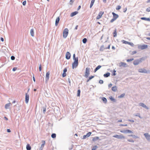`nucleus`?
Instances as JSON below:
<instances>
[{"mask_svg":"<svg viewBox=\"0 0 150 150\" xmlns=\"http://www.w3.org/2000/svg\"><path fill=\"white\" fill-rule=\"evenodd\" d=\"M139 72L145 74H150V70H147L144 68L139 69H138Z\"/></svg>","mask_w":150,"mask_h":150,"instance_id":"f257e3e1","label":"nucleus"},{"mask_svg":"<svg viewBox=\"0 0 150 150\" xmlns=\"http://www.w3.org/2000/svg\"><path fill=\"white\" fill-rule=\"evenodd\" d=\"M144 60L143 58H140L139 59H137L135 60L133 62V64L135 65H138L139 63L142 62V61Z\"/></svg>","mask_w":150,"mask_h":150,"instance_id":"f03ea898","label":"nucleus"},{"mask_svg":"<svg viewBox=\"0 0 150 150\" xmlns=\"http://www.w3.org/2000/svg\"><path fill=\"white\" fill-rule=\"evenodd\" d=\"M112 14L113 16V17L112 18L110 21V22L111 23L113 22L119 17L118 15L114 12H112Z\"/></svg>","mask_w":150,"mask_h":150,"instance_id":"7ed1b4c3","label":"nucleus"},{"mask_svg":"<svg viewBox=\"0 0 150 150\" xmlns=\"http://www.w3.org/2000/svg\"><path fill=\"white\" fill-rule=\"evenodd\" d=\"M69 33V30L67 28H65L63 32V37L64 38H66L67 36Z\"/></svg>","mask_w":150,"mask_h":150,"instance_id":"20e7f679","label":"nucleus"},{"mask_svg":"<svg viewBox=\"0 0 150 150\" xmlns=\"http://www.w3.org/2000/svg\"><path fill=\"white\" fill-rule=\"evenodd\" d=\"M113 137L119 139H124L125 138V136L122 135L115 134L113 136Z\"/></svg>","mask_w":150,"mask_h":150,"instance_id":"39448f33","label":"nucleus"},{"mask_svg":"<svg viewBox=\"0 0 150 150\" xmlns=\"http://www.w3.org/2000/svg\"><path fill=\"white\" fill-rule=\"evenodd\" d=\"M90 69L89 68L87 67L86 68L85 74V77L86 78H87L90 74Z\"/></svg>","mask_w":150,"mask_h":150,"instance_id":"423d86ee","label":"nucleus"},{"mask_svg":"<svg viewBox=\"0 0 150 150\" xmlns=\"http://www.w3.org/2000/svg\"><path fill=\"white\" fill-rule=\"evenodd\" d=\"M138 48L141 49V50H144L146 49L148 47V45H140L138 46Z\"/></svg>","mask_w":150,"mask_h":150,"instance_id":"0eeeda50","label":"nucleus"},{"mask_svg":"<svg viewBox=\"0 0 150 150\" xmlns=\"http://www.w3.org/2000/svg\"><path fill=\"white\" fill-rule=\"evenodd\" d=\"M120 132L125 134H127L128 133H133V132L131 130L129 129H127L126 130H121L120 131Z\"/></svg>","mask_w":150,"mask_h":150,"instance_id":"6e6552de","label":"nucleus"},{"mask_svg":"<svg viewBox=\"0 0 150 150\" xmlns=\"http://www.w3.org/2000/svg\"><path fill=\"white\" fill-rule=\"evenodd\" d=\"M144 135L146 139L150 142V135H149L148 133H145L144 134Z\"/></svg>","mask_w":150,"mask_h":150,"instance_id":"1a4fd4ad","label":"nucleus"},{"mask_svg":"<svg viewBox=\"0 0 150 150\" xmlns=\"http://www.w3.org/2000/svg\"><path fill=\"white\" fill-rule=\"evenodd\" d=\"M139 105L140 106L142 107L147 110H148L149 109V108L142 103H139Z\"/></svg>","mask_w":150,"mask_h":150,"instance_id":"9d476101","label":"nucleus"},{"mask_svg":"<svg viewBox=\"0 0 150 150\" xmlns=\"http://www.w3.org/2000/svg\"><path fill=\"white\" fill-rule=\"evenodd\" d=\"M104 12L103 11H100L98 15L96 17V18L97 19H99L102 17V15L103 14Z\"/></svg>","mask_w":150,"mask_h":150,"instance_id":"9b49d317","label":"nucleus"},{"mask_svg":"<svg viewBox=\"0 0 150 150\" xmlns=\"http://www.w3.org/2000/svg\"><path fill=\"white\" fill-rule=\"evenodd\" d=\"M29 100V95L27 93H26L25 96V102L26 103H28Z\"/></svg>","mask_w":150,"mask_h":150,"instance_id":"f8f14e48","label":"nucleus"},{"mask_svg":"<svg viewBox=\"0 0 150 150\" xmlns=\"http://www.w3.org/2000/svg\"><path fill=\"white\" fill-rule=\"evenodd\" d=\"M78 65V62H74L72 64V68H76L77 67Z\"/></svg>","mask_w":150,"mask_h":150,"instance_id":"ddd939ff","label":"nucleus"},{"mask_svg":"<svg viewBox=\"0 0 150 150\" xmlns=\"http://www.w3.org/2000/svg\"><path fill=\"white\" fill-rule=\"evenodd\" d=\"M66 58L67 59H69L71 57V54L69 52H67L66 54Z\"/></svg>","mask_w":150,"mask_h":150,"instance_id":"4468645a","label":"nucleus"},{"mask_svg":"<svg viewBox=\"0 0 150 150\" xmlns=\"http://www.w3.org/2000/svg\"><path fill=\"white\" fill-rule=\"evenodd\" d=\"M50 72L48 71L46 73V82L47 83L48 81V80L49 79L50 77Z\"/></svg>","mask_w":150,"mask_h":150,"instance_id":"2eb2a0df","label":"nucleus"},{"mask_svg":"<svg viewBox=\"0 0 150 150\" xmlns=\"http://www.w3.org/2000/svg\"><path fill=\"white\" fill-rule=\"evenodd\" d=\"M91 134V132H89L88 133H87L86 135H84L83 136V139H86V138L90 136Z\"/></svg>","mask_w":150,"mask_h":150,"instance_id":"dca6fc26","label":"nucleus"},{"mask_svg":"<svg viewBox=\"0 0 150 150\" xmlns=\"http://www.w3.org/2000/svg\"><path fill=\"white\" fill-rule=\"evenodd\" d=\"M119 66L120 67H127V66L126 63L123 62H121L120 63Z\"/></svg>","mask_w":150,"mask_h":150,"instance_id":"f3484780","label":"nucleus"},{"mask_svg":"<svg viewBox=\"0 0 150 150\" xmlns=\"http://www.w3.org/2000/svg\"><path fill=\"white\" fill-rule=\"evenodd\" d=\"M60 20V18L59 17H57L55 21V25L56 26H57V25L59 23V21Z\"/></svg>","mask_w":150,"mask_h":150,"instance_id":"a211bd4d","label":"nucleus"},{"mask_svg":"<svg viewBox=\"0 0 150 150\" xmlns=\"http://www.w3.org/2000/svg\"><path fill=\"white\" fill-rule=\"evenodd\" d=\"M78 13V12L77 11H74L71 13L70 14V16L71 17H73L74 16L76 15Z\"/></svg>","mask_w":150,"mask_h":150,"instance_id":"6ab92c4d","label":"nucleus"},{"mask_svg":"<svg viewBox=\"0 0 150 150\" xmlns=\"http://www.w3.org/2000/svg\"><path fill=\"white\" fill-rule=\"evenodd\" d=\"M42 144H41V146L40 148V149H41V150L42 149L45 144V141L44 140H42Z\"/></svg>","mask_w":150,"mask_h":150,"instance_id":"aec40b11","label":"nucleus"},{"mask_svg":"<svg viewBox=\"0 0 150 150\" xmlns=\"http://www.w3.org/2000/svg\"><path fill=\"white\" fill-rule=\"evenodd\" d=\"M111 90L114 92H116L117 90V87L115 86H113Z\"/></svg>","mask_w":150,"mask_h":150,"instance_id":"412c9836","label":"nucleus"},{"mask_svg":"<svg viewBox=\"0 0 150 150\" xmlns=\"http://www.w3.org/2000/svg\"><path fill=\"white\" fill-rule=\"evenodd\" d=\"M141 19L142 20L150 21V18H146V17H143L141 18Z\"/></svg>","mask_w":150,"mask_h":150,"instance_id":"4be33fe9","label":"nucleus"},{"mask_svg":"<svg viewBox=\"0 0 150 150\" xmlns=\"http://www.w3.org/2000/svg\"><path fill=\"white\" fill-rule=\"evenodd\" d=\"M105 49H106V47H104V45H102L101 46L99 50L100 51H103Z\"/></svg>","mask_w":150,"mask_h":150,"instance_id":"5701e85b","label":"nucleus"},{"mask_svg":"<svg viewBox=\"0 0 150 150\" xmlns=\"http://www.w3.org/2000/svg\"><path fill=\"white\" fill-rule=\"evenodd\" d=\"M10 104H11L10 103H8L6 104L5 105V108L6 109H7L9 108V107L10 105Z\"/></svg>","mask_w":150,"mask_h":150,"instance_id":"b1692460","label":"nucleus"},{"mask_svg":"<svg viewBox=\"0 0 150 150\" xmlns=\"http://www.w3.org/2000/svg\"><path fill=\"white\" fill-rule=\"evenodd\" d=\"M30 33L31 36L32 37H33L34 36V34L33 29H31Z\"/></svg>","mask_w":150,"mask_h":150,"instance_id":"393cba45","label":"nucleus"},{"mask_svg":"<svg viewBox=\"0 0 150 150\" xmlns=\"http://www.w3.org/2000/svg\"><path fill=\"white\" fill-rule=\"evenodd\" d=\"M110 75V73L109 72H107L105 74H104L103 76L105 77L106 78L109 77Z\"/></svg>","mask_w":150,"mask_h":150,"instance_id":"a878e982","label":"nucleus"},{"mask_svg":"<svg viewBox=\"0 0 150 150\" xmlns=\"http://www.w3.org/2000/svg\"><path fill=\"white\" fill-rule=\"evenodd\" d=\"M99 137H93L92 139V141L93 142H95L97 140L99 139Z\"/></svg>","mask_w":150,"mask_h":150,"instance_id":"bb28decb","label":"nucleus"},{"mask_svg":"<svg viewBox=\"0 0 150 150\" xmlns=\"http://www.w3.org/2000/svg\"><path fill=\"white\" fill-rule=\"evenodd\" d=\"M102 100L104 103H107V100L104 97H102Z\"/></svg>","mask_w":150,"mask_h":150,"instance_id":"cd10ccee","label":"nucleus"},{"mask_svg":"<svg viewBox=\"0 0 150 150\" xmlns=\"http://www.w3.org/2000/svg\"><path fill=\"white\" fill-rule=\"evenodd\" d=\"M27 150H30L31 149V147L29 144H27L26 147Z\"/></svg>","mask_w":150,"mask_h":150,"instance_id":"c85d7f7f","label":"nucleus"},{"mask_svg":"<svg viewBox=\"0 0 150 150\" xmlns=\"http://www.w3.org/2000/svg\"><path fill=\"white\" fill-rule=\"evenodd\" d=\"M110 99L111 100L113 101V102H116V100L113 98L112 96H110L109 97Z\"/></svg>","mask_w":150,"mask_h":150,"instance_id":"c756f323","label":"nucleus"},{"mask_svg":"<svg viewBox=\"0 0 150 150\" xmlns=\"http://www.w3.org/2000/svg\"><path fill=\"white\" fill-rule=\"evenodd\" d=\"M95 0H92L90 4V7L91 8L93 5Z\"/></svg>","mask_w":150,"mask_h":150,"instance_id":"7c9ffc66","label":"nucleus"},{"mask_svg":"<svg viewBox=\"0 0 150 150\" xmlns=\"http://www.w3.org/2000/svg\"><path fill=\"white\" fill-rule=\"evenodd\" d=\"M117 30L115 29L114 31L113 34L114 37H116L117 36Z\"/></svg>","mask_w":150,"mask_h":150,"instance_id":"2f4dec72","label":"nucleus"},{"mask_svg":"<svg viewBox=\"0 0 150 150\" xmlns=\"http://www.w3.org/2000/svg\"><path fill=\"white\" fill-rule=\"evenodd\" d=\"M125 93H122V94H121V95H120V96H118V98H122L125 96Z\"/></svg>","mask_w":150,"mask_h":150,"instance_id":"473e14b6","label":"nucleus"},{"mask_svg":"<svg viewBox=\"0 0 150 150\" xmlns=\"http://www.w3.org/2000/svg\"><path fill=\"white\" fill-rule=\"evenodd\" d=\"M87 41V39L86 38H84L82 40V42L84 44L86 43Z\"/></svg>","mask_w":150,"mask_h":150,"instance_id":"72a5a7b5","label":"nucleus"},{"mask_svg":"<svg viewBox=\"0 0 150 150\" xmlns=\"http://www.w3.org/2000/svg\"><path fill=\"white\" fill-rule=\"evenodd\" d=\"M80 92L81 91L79 89L77 91V96H80Z\"/></svg>","mask_w":150,"mask_h":150,"instance_id":"f704fd0d","label":"nucleus"},{"mask_svg":"<svg viewBox=\"0 0 150 150\" xmlns=\"http://www.w3.org/2000/svg\"><path fill=\"white\" fill-rule=\"evenodd\" d=\"M51 137L53 138H54L56 137V134L55 133H53L51 135Z\"/></svg>","mask_w":150,"mask_h":150,"instance_id":"c9c22d12","label":"nucleus"},{"mask_svg":"<svg viewBox=\"0 0 150 150\" xmlns=\"http://www.w3.org/2000/svg\"><path fill=\"white\" fill-rule=\"evenodd\" d=\"M45 96L47 97H50V95L49 94H48L47 93V92H46L45 93Z\"/></svg>","mask_w":150,"mask_h":150,"instance_id":"e433bc0d","label":"nucleus"},{"mask_svg":"<svg viewBox=\"0 0 150 150\" xmlns=\"http://www.w3.org/2000/svg\"><path fill=\"white\" fill-rule=\"evenodd\" d=\"M74 60V62H78V57H76V58L75 59H73Z\"/></svg>","mask_w":150,"mask_h":150,"instance_id":"4c0bfd02","label":"nucleus"},{"mask_svg":"<svg viewBox=\"0 0 150 150\" xmlns=\"http://www.w3.org/2000/svg\"><path fill=\"white\" fill-rule=\"evenodd\" d=\"M127 141L130 142H131L132 143H134V141L132 139H128L127 140Z\"/></svg>","mask_w":150,"mask_h":150,"instance_id":"58836bf2","label":"nucleus"},{"mask_svg":"<svg viewBox=\"0 0 150 150\" xmlns=\"http://www.w3.org/2000/svg\"><path fill=\"white\" fill-rule=\"evenodd\" d=\"M128 45H130L132 47H133L134 46V44L132 42H129L128 44Z\"/></svg>","mask_w":150,"mask_h":150,"instance_id":"ea45409f","label":"nucleus"},{"mask_svg":"<svg viewBox=\"0 0 150 150\" xmlns=\"http://www.w3.org/2000/svg\"><path fill=\"white\" fill-rule=\"evenodd\" d=\"M121 8V6L120 5H118L117 6V7L116 8V9L117 10H118L120 9Z\"/></svg>","mask_w":150,"mask_h":150,"instance_id":"a19ab883","label":"nucleus"},{"mask_svg":"<svg viewBox=\"0 0 150 150\" xmlns=\"http://www.w3.org/2000/svg\"><path fill=\"white\" fill-rule=\"evenodd\" d=\"M134 60L133 58H131L130 59H127V62H130Z\"/></svg>","mask_w":150,"mask_h":150,"instance_id":"79ce46f5","label":"nucleus"},{"mask_svg":"<svg viewBox=\"0 0 150 150\" xmlns=\"http://www.w3.org/2000/svg\"><path fill=\"white\" fill-rule=\"evenodd\" d=\"M43 113L45 114V112H46V108L44 107H43Z\"/></svg>","mask_w":150,"mask_h":150,"instance_id":"37998d69","label":"nucleus"},{"mask_svg":"<svg viewBox=\"0 0 150 150\" xmlns=\"http://www.w3.org/2000/svg\"><path fill=\"white\" fill-rule=\"evenodd\" d=\"M122 42H123V43H125V44H128V42H127V41H125L124 40H123L122 41Z\"/></svg>","mask_w":150,"mask_h":150,"instance_id":"c03bdc74","label":"nucleus"},{"mask_svg":"<svg viewBox=\"0 0 150 150\" xmlns=\"http://www.w3.org/2000/svg\"><path fill=\"white\" fill-rule=\"evenodd\" d=\"M101 67V66L100 65H98L96 68L97 69V70L99 69Z\"/></svg>","mask_w":150,"mask_h":150,"instance_id":"a18cd8bd","label":"nucleus"},{"mask_svg":"<svg viewBox=\"0 0 150 150\" xmlns=\"http://www.w3.org/2000/svg\"><path fill=\"white\" fill-rule=\"evenodd\" d=\"M11 60H14L15 59V57L14 56H12L11 57Z\"/></svg>","mask_w":150,"mask_h":150,"instance_id":"49530a36","label":"nucleus"},{"mask_svg":"<svg viewBox=\"0 0 150 150\" xmlns=\"http://www.w3.org/2000/svg\"><path fill=\"white\" fill-rule=\"evenodd\" d=\"M116 72V71L115 70H114L113 71V73H112V75L115 76L116 74V73H115Z\"/></svg>","mask_w":150,"mask_h":150,"instance_id":"de8ad7c7","label":"nucleus"},{"mask_svg":"<svg viewBox=\"0 0 150 150\" xmlns=\"http://www.w3.org/2000/svg\"><path fill=\"white\" fill-rule=\"evenodd\" d=\"M66 75H67V74L66 73L63 72V73L62 75L63 77H64L66 76Z\"/></svg>","mask_w":150,"mask_h":150,"instance_id":"09e8293b","label":"nucleus"},{"mask_svg":"<svg viewBox=\"0 0 150 150\" xmlns=\"http://www.w3.org/2000/svg\"><path fill=\"white\" fill-rule=\"evenodd\" d=\"M99 83L100 84H103V81L102 80H100L99 81Z\"/></svg>","mask_w":150,"mask_h":150,"instance_id":"8fccbe9b","label":"nucleus"},{"mask_svg":"<svg viewBox=\"0 0 150 150\" xmlns=\"http://www.w3.org/2000/svg\"><path fill=\"white\" fill-rule=\"evenodd\" d=\"M146 11L148 12L150 11V7H148L146 10Z\"/></svg>","mask_w":150,"mask_h":150,"instance_id":"3c124183","label":"nucleus"},{"mask_svg":"<svg viewBox=\"0 0 150 150\" xmlns=\"http://www.w3.org/2000/svg\"><path fill=\"white\" fill-rule=\"evenodd\" d=\"M39 70L40 71H41L42 70V66L41 64L39 66Z\"/></svg>","mask_w":150,"mask_h":150,"instance_id":"603ef678","label":"nucleus"},{"mask_svg":"<svg viewBox=\"0 0 150 150\" xmlns=\"http://www.w3.org/2000/svg\"><path fill=\"white\" fill-rule=\"evenodd\" d=\"M139 114H140L139 113H137V114H134V116H135L139 117Z\"/></svg>","mask_w":150,"mask_h":150,"instance_id":"864d4df0","label":"nucleus"},{"mask_svg":"<svg viewBox=\"0 0 150 150\" xmlns=\"http://www.w3.org/2000/svg\"><path fill=\"white\" fill-rule=\"evenodd\" d=\"M74 0H70V4L71 5L72 4V3H73Z\"/></svg>","mask_w":150,"mask_h":150,"instance_id":"5fc2aeb1","label":"nucleus"},{"mask_svg":"<svg viewBox=\"0 0 150 150\" xmlns=\"http://www.w3.org/2000/svg\"><path fill=\"white\" fill-rule=\"evenodd\" d=\"M94 77V76H89V80H91V79H92Z\"/></svg>","mask_w":150,"mask_h":150,"instance_id":"6e6d98bb","label":"nucleus"},{"mask_svg":"<svg viewBox=\"0 0 150 150\" xmlns=\"http://www.w3.org/2000/svg\"><path fill=\"white\" fill-rule=\"evenodd\" d=\"M26 1H24L23 2V6H25V5L26 4Z\"/></svg>","mask_w":150,"mask_h":150,"instance_id":"4d7b16f0","label":"nucleus"},{"mask_svg":"<svg viewBox=\"0 0 150 150\" xmlns=\"http://www.w3.org/2000/svg\"><path fill=\"white\" fill-rule=\"evenodd\" d=\"M67 71V68H65L63 70V72L66 73Z\"/></svg>","mask_w":150,"mask_h":150,"instance_id":"13d9d810","label":"nucleus"},{"mask_svg":"<svg viewBox=\"0 0 150 150\" xmlns=\"http://www.w3.org/2000/svg\"><path fill=\"white\" fill-rule=\"evenodd\" d=\"M132 137H133V138H135V139H137L138 138V137L135 136L134 135H133V134Z\"/></svg>","mask_w":150,"mask_h":150,"instance_id":"bf43d9fd","label":"nucleus"},{"mask_svg":"<svg viewBox=\"0 0 150 150\" xmlns=\"http://www.w3.org/2000/svg\"><path fill=\"white\" fill-rule=\"evenodd\" d=\"M128 120L132 123L134 122V121L132 120Z\"/></svg>","mask_w":150,"mask_h":150,"instance_id":"052dcab7","label":"nucleus"},{"mask_svg":"<svg viewBox=\"0 0 150 150\" xmlns=\"http://www.w3.org/2000/svg\"><path fill=\"white\" fill-rule=\"evenodd\" d=\"M137 53V52L136 51H133L132 52V55H133L134 54H136Z\"/></svg>","mask_w":150,"mask_h":150,"instance_id":"680f3d73","label":"nucleus"},{"mask_svg":"<svg viewBox=\"0 0 150 150\" xmlns=\"http://www.w3.org/2000/svg\"><path fill=\"white\" fill-rule=\"evenodd\" d=\"M17 68L16 67H14L13 69V71H15L17 69Z\"/></svg>","mask_w":150,"mask_h":150,"instance_id":"e2e57ef3","label":"nucleus"},{"mask_svg":"<svg viewBox=\"0 0 150 150\" xmlns=\"http://www.w3.org/2000/svg\"><path fill=\"white\" fill-rule=\"evenodd\" d=\"M127 10V8H125L123 9V12H124V13H125L126 12Z\"/></svg>","mask_w":150,"mask_h":150,"instance_id":"0e129e2a","label":"nucleus"},{"mask_svg":"<svg viewBox=\"0 0 150 150\" xmlns=\"http://www.w3.org/2000/svg\"><path fill=\"white\" fill-rule=\"evenodd\" d=\"M7 132H11V130L9 129H7Z\"/></svg>","mask_w":150,"mask_h":150,"instance_id":"69168bd1","label":"nucleus"},{"mask_svg":"<svg viewBox=\"0 0 150 150\" xmlns=\"http://www.w3.org/2000/svg\"><path fill=\"white\" fill-rule=\"evenodd\" d=\"M112 83H110L109 84V85H108L109 88H110L111 87V86H112Z\"/></svg>","mask_w":150,"mask_h":150,"instance_id":"338daca9","label":"nucleus"},{"mask_svg":"<svg viewBox=\"0 0 150 150\" xmlns=\"http://www.w3.org/2000/svg\"><path fill=\"white\" fill-rule=\"evenodd\" d=\"M0 40L2 42H3L4 41V39L3 38H1Z\"/></svg>","mask_w":150,"mask_h":150,"instance_id":"774afa93","label":"nucleus"}]
</instances>
